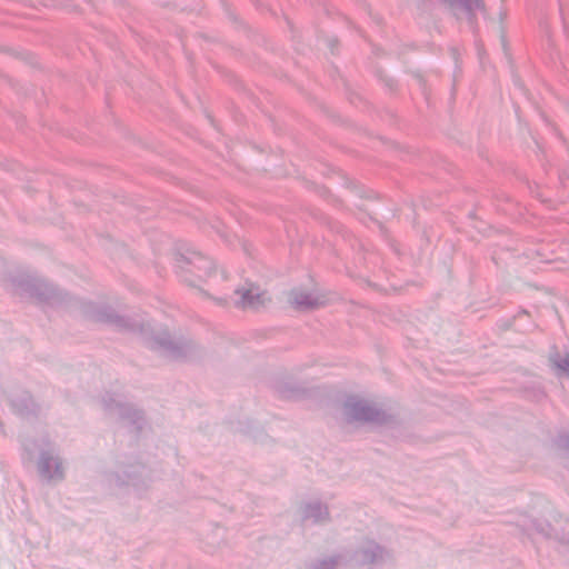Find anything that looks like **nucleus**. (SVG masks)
<instances>
[{
    "label": "nucleus",
    "instance_id": "obj_2",
    "mask_svg": "<svg viewBox=\"0 0 569 569\" xmlns=\"http://www.w3.org/2000/svg\"><path fill=\"white\" fill-rule=\"evenodd\" d=\"M239 296L237 306L241 309H253L257 310L264 306L266 301L269 300L266 292L261 291L259 287L249 284L236 290Z\"/></svg>",
    "mask_w": 569,
    "mask_h": 569
},
{
    "label": "nucleus",
    "instance_id": "obj_1",
    "mask_svg": "<svg viewBox=\"0 0 569 569\" xmlns=\"http://www.w3.org/2000/svg\"><path fill=\"white\" fill-rule=\"evenodd\" d=\"M345 415L348 422H365L385 425L391 420V415L378 408L375 403L359 397H349L345 402Z\"/></svg>",
    "mask_w": 569,
    "mask_h": 569
},
{
    "label": "nucleus",
    "instance_id": "obj_6",
    "mask_svg": "<svg viewBox=\"0 0 569 569\" xmlns=\"http://www.w3.org/2000/svg\"><path fill=\"white\" fill-rule=\"evenodd\" d=\"M291 303L299 310H311L323 306L325 300L313 292L295 290L291 292Z\"/></svg>",
    "mask_w": 569,
    "mask_h": 569
},
{
    "label": "nucleus",
    "instance_id": "obj_7",
    "mask_svg": "<svg viewBox=\"0 0 569 569\" xmlns=\"http://www.w3.org/2000/svg\"><path fill=\"white\" fill-rule=\"evenodd\" d=\"M89 319L93 322L114 325L119 329H128L130 327L122 317L116 315L110 308L90 311Z\"/></svg>",
    "mask_w": 569,
    "mask_h": 569
},
{
    "label": "nucleus",
    "instance_id": "obj_9",
    "mask_svg": "<svg viewBox=\"0 0 569 569\" xmlns=\"http://www.w3.org/2000/svg\"><path fill=\"white\" fill-rule=\"evenodd\" d=\"M305 519H311L313 522H320L329 519V510L327 505L321 502L308 503L305 508Z\"/></svg>",
    "mask_w": 569,
    "mask_h": 569
},
{
    "label": "nucleus",
    "instance_id": "obj_4",
    "mask_svg": "<svg viewBox=\"0 0 569 569\" xmlns=\"http://www.w3.org/2000/svg\"><path fill=\"white\" fill-rule=\"evenodd\" d=\"M21 286L27 295L41 302L52 301L57 297V290L51 284L36 277H29L26 283H21Z\"/></svg>",
    "mask_w": 569,
    "mask_h": 569
},
{
    "label": "nucleus",
    "instance_id": "obj_5",
    "mask_svg": "<svg viewBox=\"0 0 569 569\" xmlns=\"http://www.w3.org/2000/svg\"><path fill=\"white\" fill-rule=\"evenodd\" d=\"M147 343L151 349L159 350L161 355L171 359H179L186 353V346L173 342L168 333L156 336Z\"/></svg>",
    "mask_w": 569,
    "mask_h": 569
},
{
    "label": "nucleus",
    "instance_id": "obj_12",
    "mask_svg": "<svg viewBox=\"0 0 569 569\" xmlns=\"http://www.w3.org/2000/svg\"><path fill=\"white\" fill-rule=\"evenodd\" d=\"M559 440H560V446L563 449L569 450V433L561 435L559 437Z\"/></svg>",
    "mask_w": 569,
    "mask_h": 569
},
{
    "label": "nucleus",
    "instance_id": "obj_10",
    "mask_svg": "<svg viewBox=\"0 0 569 569\" xmlns=\"http://www.w3.org/2000/svg\"><path fill=\"white\" fill-rule=\"evenodd\" d=\"M551 360L557 369L569 375V352L563 357L556 355Z\"/></svg>",
    "mask_w": 569,
    "mask_h": 569
},
{
    "label": "nucleus",
    "instance_id": "obj_11",
    "mask_svg": "<svg viewBox=\"0 0 569 569\" xmlns=\"http://www.w3.org/2000/svg\"><path fill=\"white\" fill-rule=\"evenodd\" d=\"M339 557H330L328 559H323L315 565L313 569H335L338 565Z\"/></svg>",
    "mask_w": 569,
    "mask_h": 569
},
{
    "label": "nucleus",
    "instance_id": "obj_8",
    "mask_svg": "<svg viewBox=\"0 0 569 569\" xmlns=\"http://www.w3.org/2000/svg\"><path fill=\"white\" fill-rule=\"evenodd\" d=\"M360 563L363 566L380 563L387 555L386 550L373 541H370L368 546L360 551Z\"/></svg>",
    "mask_w": 569,
    "mask_h": 569
},
{
    "label": "nucleus",
    "instance_id": "obj_3",
    "mask_svg": "<svg viewBox=\"0 0 569 569\" xmlns=\"http://www.w3.org/2000/svg\"><path fill=\"white\" fill-rule=\"evenodd\" d=\"M38 470L40 476L48 481L62 480L64 478L61 459L59 457L52 456L48 451L41 453L38 462Z\"/></svg>",
    "mask_w": 569,
    "mask_h": 569
}]
</instances>
